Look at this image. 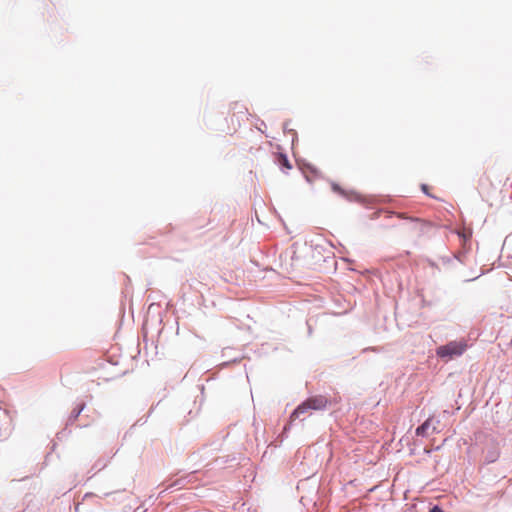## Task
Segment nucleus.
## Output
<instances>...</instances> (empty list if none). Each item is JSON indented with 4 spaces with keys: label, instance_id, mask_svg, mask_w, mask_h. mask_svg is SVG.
<instances>
[{
    "label": "nucleus",
    "instance_id": "obj_6",
    "mask_svg": "<svg viewBox=\"0 0 512 512\" xmlns=\"http://www.w3.org/2000/svg\"><path fill=\"white\" fill-rule=\"evenodd\" d=\"M429 512H444L439 506H434Z\"/></svg>",
    "mask_w": 512,
    "mask_h": 512
},
{
    "label": "nucleus",
    "instance_id": "obj_7",
    "mask_svg": "<svg viewBox=\"0 0 512 512\" xmlns=\"http://www.w3.org/2000/svg\"><path fill=\"white\" fill-rule=\"evenodd\" d=\"M421 189L422 191L427 194L428 196H430L429 192H428V186L426 184H422L421 185Z\"/></svg>",
    "mask_w": 512,
    "mask_h": 512
},
{
    "label": "nucleus",
    "instance_id": "obj_2",
    "mask_svg": "<svg viewBox=\"0 0 512 512\" xmlns=\"http://www.w3.org/2000/svg\"><path fill=\"white\" fill-rule=\"evenodd\" d=\"M467 348L464 341H451L446 345L440 346L436 350V354L440 358L451 359L454 356H460Z\"/></svg>",
    "mask_w": 512,
    "mask_h": 512
},
{
    "label": "nucleus",
    "instance_id": "obj_5",
    "mask_svg": "<svg viewBox=\"0 0 512 512\" xmlns=\"http://www.w3.org/2000/svg\"><path fill=\"white\" fill-rule=\"evenodd\" d=\"M277 163H278L281 167H283V168H285V169H291V164H290V162H289L288 158L286 157V155H284V154H279V155L277 156Z\"/></svg>",
    "mask_w": 512,
    "mask_h": 512
},
{
    "label": "nucleus",
    "instance_id": "obj_4",
    "mask_svg": "<svg viewBox=\"0 0 512 512\" xmlns=\"http://www.w3.org/2000/svg\"><path fill=\"white\" fill-rule=\"evenodd\" d=\"M432 418H428L422 425L417 427L416 435L418 436H426L428 433V429L430 428Z\"/></svg>",
    "mask_w": 512,
    "mask_h": 512
},
{
    "label": "nucleus",
    "instance_id": "obj_3",
    "mask_svg": "<svg viewBox=\"0 0 512 512\" xmlns=\"http://www.w3.org/2000/svg\"><path fill=\"white\" fill-rule=\"evenodd\" d=\"M397 216L401 219L407 220L404 225L405 230L416 236H420L423 233L424 228L427 226V222L420 218L409 217L405 213H398Z\"/></svg>",
    "mask_w": 512,
    "mask_h": 512
},
{
    "label": "nucleus",
    "instance_id": "obj_1",
    "mask_svg": "<svg viewBox=\"0 0 512 512\" xmlns=\"http://www.w3.org/2000/svg\"><path fill=\"white\" fill-rule=\"evenodd\" d=\"M328 404V400L324 396H313L300 404L292 413L291 419L295 420L301 415L308 413L310 410H322Z\"/></svg>",
    "mask_w": 512,
    "mask_h": 512
}]
</instances>
